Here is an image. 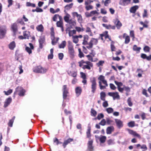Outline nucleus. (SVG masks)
I'll return each mask as SVG.
<instances>
[{"label":"nucleus","instance_id":"nucleus-14","mask_svg":"<svg viewBox=\"0 0 151 151\" xmlns=\"http://www.w3.org/2000/svg\"><path fill=\"white\" fill-rule=\"evenodd\" d=\"M75 91L76 96L77 97H78L81 95L82 91L81 87L80 86L76 87L75 89Z\"/></svg>","mask_w":151,"mask_h":151},{"label":"nucleus","instance_id":"nucleus-42","mask_svg":"<svg viewBox=\"0 0 151 151\" xmlns=\"http://www.w3.org/2000/svg\"><path fill=\"white\" fill-rule=\"evenodd\" d=\"M114 83L117 86V88L123 86V83L121 82H119L117 81H115Z\"/></svg>","mask_w":151,"mask_h":151},{"label":"nucleus","instance_id":"nucleus-20","mask_svg":"<svg viewBox=\"0 0 151 151\" xmlns=\"http://www.w3.org/2000/svg\"><path fill=\"white\" fill-rule=\"evenodd\" d=\"M59 37L55 38V35L51 36V39L52 40V45H55L58 42Z\"/></svg>","mask_w":151,"mask_h":151},{"label":"nucleus","instance_id":"nucleus-60","mask_svg":"<svg viewBox=\"0 0 151 151\" xmlns=\"http://www.w3.org/2000/svg\"><path fill=\"white\" fill-rule=\"evenodd\" d=\"M124 90L126 91L127 92L129 93L130 92V88L129 87L124 86Z\"/></svg>","mask_w":151,"mask_h":151},{"label":"nucleus","instance_id":"nucleus-26","mask_svg":"<svg viewBox=\"0 0 151 151\" xmlns=\"http://www.w3.org/2000/svg\"><path fill=\"white\" fill-rule=\"evenodd\" d=\"M141 49V48L140 47H137L136 45H134L133 46V50L136 51L137 53H139Z\"/></svg>","mask_w":151,"mask_h":151},{"label":"nucleus","instance_id":"nucleus-22","mask_svg":"<svg viewBox=\"0 0 151 151\" xmlns=\"http://www.w3.org/2000/svg\"><path fill=\"white\" fill-rule=\"evenodd\" d=\"M56 25L58 27H60L61 28L62 32L64 31L63 23V22H60V21H57L56 23Z\"/></svg>","mask_w":151,"mask_h":151},{"label":"nucleus","instance_id":"nucleus-19","mask_svg":"<svg viewBox=\"0 0 151 151\" xmlns=\"http://www.w3.org/2000/svg\"><path fill=\"white\" fill-rule=\"evenodd\" d=\"M131 0H121L119 2V4L125 6L130 3Z\"/></svg>","mask_w":151,"mask_h":151},{"label":"nucleus","instance_id":"nucleus-54","mask_svg":"<svg viewBox=\"0 0 151 151\" xmlns=\"http://www.w3.org/2000/svg\"><path fill=\"white\" fill-rule=\"evenodd\" d=\"M115 29V26L114 25L112 26L111 24H109L108 25V27L107 29Z\"/></svg>","mask_w":151,"mask_h":151},{"label":"nucleus","instance_id":"nucleus-30","mask_svg":"<svg viewBox=\"0 0 151 151\" xmlns=\"http://www.w3.org/2000/svg\"><path fill=\"white\" fill-rule=\"evenodd\" d=\"M15 119V117L14 116L12 119H11L9 120V122L8 123V125L9 126L12 127L13 126V122H14V121Z\"/></svg>","mask_w":151,"mask_h":151},{"label":"nucleus","instance_id":"nucleus-48","mask_svg":"<svg viewBox=\"0 0 151 151\" xmlns=\"http://www.w3.org/2000/svg\"><path fill=\"white\" fill-rule=\"evenodd\" d=\"M25 50L29 55L30 54L32 53V50L28 47L27 46L26 47Z\"/></svg>","mask_w":151,"mask_h":151},{"label":"nucleus","instance_id":"nucleus-64","mask_svg":"<svg viewBox=\"0 0 151 151\" xmlns=\"http://www.w3.org/2000/svg\"><path fill=\"white\" fill-rule=\"evenodd\" d=\"M111 2V0H106L104 2V5L105 6H108L109 3Z\"/></svg>","mask_w":151,"mask_h":151},{"label":"nucleus","instance_id":"nucleus-49","mask_svg":"<svg viewBox=\"0 0 151 151\" xmlns=\"http://www.w3.org/2000/svg\"><path fill=\"white\" fill-rule=\"evenodd\" d=\"M70 15L69 14H67L64 17V19L65 21L68 23L69 20V17Z\"/></svg>","mask_w":151,"mask_h":151},{"label":"nucleus","instance_id":"nucleus-25","mask_svg":"<svg viewBox=\"0 0 151 151\" xmlns=\"http://www.w3.org/2000/svg\"><path fill=\"white\" fill-rule=\"evenodd\" d=\"M90 55H93L92 56L90 55H86V57L88 59V60L90 61H91V62H95L96 60H93V57L95 55L92 53L91 52L90 53Z\"/></svg>","mask_w":151,"mask_h":151},{"label":"nucleus","instance_id":"nucleus-32","mask_svg":"<svg viewBox=\"0 0 151 151\" xmlns=\"http://www.w3.org/2000/svg\"><path fill=\"white\" fill-rule=\"evenodd\" d=\"M66 42L65 41H63L59 45L60 48H64L66 46Z\"/></svg>","mask_w":151,"mask_h":151},{"label":"nucleus","instance_id":"nucleus-15","mask_svg":"<svg viewBox=\"0 0 151 151\" xmlns=\"http://www.w3.org/2000/svg\"><path fill=\"white\" fill-rule=\"evenodd\" d=\"M45 41V38L44 37H40L39 40V47L40 49H42L43 47V44Z\"/></svg>","mask_w":151,"mask_h":151},{"label":"nucleus","instance_id":"nucleus-41","mask_svg":"<svg viewBox=\"0 0 151 151\" xmlns=\"http://www.w3.org/2000/svg\"><path fill=\"white\" fill-rule=\"evenodd\" d=\"M124 43L126 44H128L130 41V38L129 37L128 35L126 36L125 38Z\"/></svg>","mask_w":151,"mask_h":151},{"label":"nucleus","instance_id":"nucleus-34","mask_svg":"<svg viewBox=\"0 0 151 151\" xmlns=\"http://www.w3.org/2000/svg\"><path fill=\"white\" fill-rule=\"evenodd\" d=\"M91 127H88V129L87 131L86 132V136L88 138H90L91 136Z\"/></svg>","mask_w":151,"mask_h":151},{"label":"nucleus","instance_id":"nucleus-46","mask_svg":"<svg viewBox=\"0 0 151 151\" xmlns=\"http://www.w3.org/2000/svg\"><path fill=\"white\" fill-rule=\"evenodd\" d=\"M142 94L145 96L146 97H149V95L148 94V93H147V90H146L145 89H143L142 90Z\"/></svg>","mask_w":151,"mask_h":151},{"label":"nucleus","instance_id":"nucleus-59","mask_svg":"<svg viewBox=\"0 0 151 151\" xmlns=\"http://www.w3.org/2000/svg\"><path fill=\"white\" fill-rule=\"evenodd\" d=\"M106 111L109 114L111 113L113 111V109L112 108L109 107L106 109Z\"/></svg>","mask_w":151,"mask_h":151},{"label":"nucleus","instance_id":"nucleus-17","mask_svg":"<svg viewBox=\"0 0 151 151\" xmlns=\"http://www.w3.org/2000/svg\"><path fill=\"white\" fill-rule=\"evenodd\" d=\"M114 130V127L111 126L108 127L106 129V133L107 134H111L112 132Z\"/></svg>","mask_w":151,"mask_h":151},{"label":"nucleus","instance_id":"nucleus-58","mask_svg":"<svg viewBox=\"0 0 151 151\" xmlns=\"http://www.w3.org/2000/svg\"><path fill=\"white\" fill-rule=\"evenodd\" d=\"M12 89H9L8 90L7 92L6 91H4L5 95H10L11 93H12Z\"/></svg>","mask_w":151,"mask_h":151},{"label":"nucleus","instance_id":"nucleus-50","mask_svg":"<svg viewBox=\"0 0 151 151\" xmlns=\"http://www.w3.org/2000/svg\"><path fill=\"white\" fill-rule=\"evenodd\" d=\"M107 143L108 145H111L114 144V140L113 139H110L107 141Z\"/></svg>","mask_w":151,"mask_h":151},{"label":"nucleus","instance_id":"nucleus-43","mask_svg":"<svg viewBox=\"0 0 151 151\" xmlns=\"http://www.w3.org/2000/svg\"><path fill=\"white\" fill-rule=\"evenodd\" d=\"M127 103L128 105L129 106H132L133 105L132 103V102L131 99L130 97H129L127 100Z\"/></svg>","mask_w":151,"mask_h":151},{"label":"nucleus","instance_id":"nucleus-9","mask_svg":"<svg viewBox=\"0 0 151 151\" xmlns=\"http://www.w3.org/2000/svg\"><path fill=\"white\" fill-rule=\"evenodd\" d=\"M18 92V95L20 96H23L24 95L25 90L21 87H17L16 89V91L14 92V93L16 92Z\"/></svg>","mask_w":151,"mask_h":151},{"label":"nucleus","instance_id":"nucleus-61","mask_svg":"<svg viewBox=\"0 0 151 151\" xmlns=\"http://www.w3.org/2000/svg\"><path fill=\"white\" fill-rule=\"evenodd\" d=\"M59 16V15L58 14H55L54 15V16L52 17V20L53 21L56 22L57 21V19L58 17Z\"/></svg>","mask_w":151,"mask_h":151},{"label":"nucleus","instance_id":"nucleus-6","mask_svg":"<svg viewBox=\"0 0 151 151\" xmlns=\"http://www.w3.org/2000/svg\"><path fill=\"white\" fill-rule=\"evenodd\" d=\"M113 22L115 24V27H116L118 29H120L122 25V23L118 18H116L113 20Z\"/></svg>","mask_w":151,"mask_h":151},{"label":"nucleus","instance_id":"nucleus-16","mask_svg":"<svg viewBox=\"0 0 151 151\" xmlns=\"http://www.w3.org/2000/svg\"><path fill=\"white\" fill-rule=\"evenodd\" d=\"M73 139L72 138H69L65 140L63 144V146L64 148H65L66 145L70 142H73Z\"/></svg>","mask_w":151,"mask_h":151},{"label":"nucleus","instance_id":"nucleus-18","mask_svg":"<svg viewBox=\"0 0 151 151\" xmlns=\"http://www.w3.org/2000/svg\"><path fill=\"white\" fill-rule=\"evenodd\" d=\"M89 38V36L87 35H84L83 36V39L82 42V44L83 45L88 46V41Z\"/></svg>","mask_w":151,"mask_h":151},{"label":"nucleus","instance_id":"nucleus-11","mask_svg":"<svg viewBox=\"0 0 151 151\" xmlns=\"http://www.w3.org/2000/svg\"><path fill=\"white\" fill-rule=\"evenodd\" d=\"M93 141L92 140L89 141L87 143V151H93L94 147L93 145Z\"/></svg>","mask_w":151,"mask_h":151},{"label":"nucleus","instance_id":"nucleus-52","mask_svg":"<svg viewBox=\"0 0 151 151\" xmlns=\"http://www.w3.org/2000/svg\"><path fill=\"white\" fill-rule=\"evenodd\" d=\"M7 2L8 4L7 5L8 7H10L12 5L13 2V1L12 0H7Z\"/></svg>","mask_w":151,"mask_h":151},{"label":"nucleus","instance_id":"nucleus-35","mask_svg":"<svg viewBox=\"0 0 151 151\" xmlns=\"http://www.w3.org/2000/svg\"><path fill=\"white\" fill-rule=\"evenodd\" d=\"M104 63V61L101 60H100L98 63H97L96 65L98 67L102 66Z\"/></svg>","mask_w":151,"mask_h":151},{"label":"nucleus","instance_id":"nucleus-7","mask_svg":"<svg viewBox=\"0 0 151 151\" xmlns=\"http://www.w3.org/2000/svg\"><path fill=\"white\" fill-rule=\"evenodd\" d=\"M63 98L64 99H66L68 93V89L67 88L66 85H64L63 87Z\"/></svg>","mask_w":151,"mask_h":151},{"label":"nucleus","instance_id":"nucleus-29","mask_svg":"<svg viewBox=\"0 0 151 151\" xmlns=\"http://www.w3.org/2000/svg\"><path fill=\"white\" fill-rule=\"evenodd\" d=\"M15 43L14 41H12L9 45V48L12 50H13L15 47Z\"/></svg>","mask_w":151,"mask_h":151},{"label":"nucleus","instance_id":"nucleus-27","mask_svg":"<svg viewBox=\"0 0 151 151\" xmlns=\"http://www.w3.org/2000/svg\"><path fill=\"white\" fill-rule=\"evenodd\" d=\"M36 29L38 31L41 32H42L43 31L44 28L43 25L42 24H41L38 25Z\"/></svg>","mask_w":151,"mask_h":151},{"label":"nucleus","instance_id":"nucleus-55","mask_svg":"<svg viewBox=\"0 0 151 151\" xmlns=\"http://www.w3.org/2000/svg\"><path fill=\"white\" fill-rule=\"evenodd\" d=\"M106 123V121L105 119H102L101 122L99 123V124L102 126H104L105 125Z\"/></svg>","mask_w":151,"mask_h":151},{"label":"nucleus","instance_id":"nucleus-45","mask_svg":"<svg viewBox=\"0 0 151 151\" xmlns=\"http://www.w3.org/2000/svg\"><path fill=\"white\" fill-rule=\"evenodd\" d=\"M72 38L73 39V42L76 44L78 43V39L76 36H73Z\"/></svg>","mask_w":151,"mask_h":151},{"label":"nucleus","instance_id":"nucleus-12","mask_svg":"<svg viewBox=\"0 0 151 151\" xmlns=\"http://www.w3.org/2000/svg\"><path fill=\"white\" fill-rule=\"evenodd\" d=\"M108 94L109 96L112 97L114 100L116 99H120V96L117 92H109Z\"/></svg>","mask_w":151,"mask_h":151},{"label":"nucleus","instance_id":"nucleus-39","mask_svg":"<svg viewBox=\"0 0 151 151\" xmlns=\"http://www.w3.org/2000/svg\"><path fill=\"white\" fill-rule=\"evenodd\" d=\"M27 6H31L33 7H35L36 6L35 4L33 3H31L30 2H27L26 3Z\"/></svg>","mask_w":151,"mask_h":151},{"label":"nucleus","instance_id":"nucleus-3","mask_svg":"<svg viewBox=\"0 0 151 151\" xmlns=\"http://www.w3.org/2000/svg\"><path fill=\"white\" fill-rule=\"evenodd\" d=\"M48 69L43 67L40 65L35 67L33 69V71L37 73H45L48 70Z\"/></svg>","mask_w":151,"mask_h":151},{"label":"nucleus","instance_id":"nucleus-21","mask_svg":"<svg viewBox=\"0 0 151 151\" xmlns=\"http://www.w3.org/2000/svg\"><path fill=\"white\" fill-rule=\"evenodd\" d=\"M84 5H85V8L87 11H88L92 9L93 8V6L88 4L87 1H85Z\"/></svg>","mask_w":151,"mask_h":151},{"label":"nucleus","instance_id":"nucleus-62","mask_svg":"<svg viewBox=\"0 0 151 151\" xmlns=\"http://www.w3.org/2000/svg\"><path fill=\"white\" fill-rule=\"evenodd\" d=\"M58 57L59 59L61 60H62L63 58L64 55L63 53H60L58 54Z\"/></svg>","mask_w":151,"mask_h":151},{"label":"nucleus","instance_id":"nucleus-33","mask_svg":"<svg viewBox=\"0 0 151 151\" xmlns=\"http://www.w3.org/2000/svg\"><path fill=\"white\" fill-rule=\"evenodd\" d=\"M106 139V137L105 136H102L99 139L101 143H103L105 142Z\"/></svg>","mask_w":151,"mask_h":151},{"label":"nucleus","instance_id":"nucleus-56","mask_svg":"<svg viewBox=\"0 0 151 151\" xmlns=\"http://www.w3.org/2000/svg\"><path fill=\"white\" fill-rule=\"evenodd\" d=\"M27 32V31H24L23 33V36H24V39H29V35L28 34H27V33H26Z\"/></svg>","mask_w":151,"mask_h":151},{"label":"nucleus","instance_id":"nucleus-5","mask_svg":"<svg viewBox=\"0 0 151 151\" xmlns=\"http://www.w3.org/2000/svg\"><path fill=\"white\" fill-rule=\"evenodd\" d=\"M98 42V39L92 38L89 42H88V46H86L87 48L89 50H90L93 48V45H97Z\"/></svg>","mask_w":151,"mask_h":151},{"label":"nucleus","instance_id":"nucleus-24","mask_svg":"<svg viewBox=\"0 0 151 151\" xmlns=\"http://www.w3.org/2000/svg\"><path fill=\"white\" fill-rule=\"evenodd\" d=\"M138 8L139 6L137 5L134 6L131 8L129 10L130 12L131 13H135Z\"/></svg>","mask_w":151,"mask_h":151},{"label":"nucleus","instance_id":"nucleus-31","mask_svg":"<svg viewBox=\"0 0 151 151\" xmlns=\"http://www.w3.org/2000/svg\"><path fill=\"white\" fill-rule=\"evenodd\" d=\"M100 99L102 101H105V98L106 95L104 92H101L100 93Z\"/></svg>","mask_w":151,"mask_h":151},{"label":"nucleus","instance_id":"nucleus-23","mask_svg":"<svg viewBox=\"0 0 151 151\" xmlns=\"http://www.w3.org/2000/svg\"><path fill=\"white\" fill-rule=\"evenodd\" d=\"M12 101V99L11 97H9L7 99L4 103V107H6L10 104Z\"/></svg>","mask_w":151,"mask_h":151},{"label":"nucleus","instance_id":"nucleus-36","mask_svg":"<svg viewBox=\"0 0 151 151\" xmlns=\"http://www.w3.org/2000/svg\"><path fill=\"white\" fill-rule=\"evenodd\" d=\"M78 51L79 52L78 56L80 58H81L82 57H84V55L83 52H82L81 48H79L78 49Z\"/></svg>","mask_w":151,"mask_h":151},{"label":"nucleus","instance_id":"nucleus-10","mask_svg":"<svg viewBox=\"0 0 151 151\" xmlns=\"http://www.w3.org/2000/svg\"><path fill=\"white\" fill-rule=\"evenodd\" d=\"M116 126L119 129H120L123 127V122L119 119H114Z\"/></svg>","mask_w":151,"mask_h":151},{"label":"nucleus","instance_id":"nucleus-44","mask_svg":"<svg viewBox=\"0 0 151 151\" xmlns=\"http://www.w3.org/2000/svg\"><path fill=\"white\" fill-rule=\"evenodd\" d=\"M53 142H54L56 143L57 145H58L59 144H61L62 143V142L59 141L58 139L56 137L54 139Z\"/></svg>","mask_w":151,"mask_h":151},{"label":"nucleus","instance_id":"nucleus-40","mask_svg":"<svg viewBox=\"0 0 151 151\" xmlns=\"http://www.w3.org/2000/svg\"><path fill=\"white\" fill-rule=\"evenodd\" d=\"M91 115L93 116H96L97 114L96 111L93 109H91Z\"/></svg>","mask_w":151,"mask_h":151},{"label":"nucleus","instance_id":"nucleus-28","mask_svg":"<svg viewBox=\"0 0 151 151\" xmlns=\"http://www.w3.org/2000/svg\"><path fill=\"white\" fill-rule=\"evenodd\" d=\"M73 5V3H71L70 4H67L65 6L64 8L65 9V10H64V12L65 11V10H68L70 9L71 8Z\"/></svg>","mask_w":151,"mask_h":151},{"label":"nucleus","instance_id":"nucleus-13","mask_svg":"<svg viewBox=\"0 0 151 151\" xmlns=\"http://www.w3.org/2000/svg\"><path fill=\"white\" fill-rule=\"evenodd\" d=\"M11 29L12 31L14 34L15 35L18 31V26L16 23H14L12 24Z\"/></svg>","mask_w":151,"mask_h":151},{"label":"nucleus","instance_id":"nucleus-38","mask_svg":"<svg viewBox=\"0 0 151 151\" xmlns=\"http://www.w3.org/2000/svg\"><path fill=\"white\" fill-rule=\"evenodd\" d=\"M135 122L134 121H131L129 122L127 124L128 127H132L135 126Z\"/></svg>","mask_w":151,"mask_h":151},{"label":"nucleus","instance_id":"nucleus-53","mask_svg":"<svg viewBox=\"0 0 151 151\" xmlns=\"http://www.w3.org/2000/svg\"><path fill=\"white\" fill-rule=\"evenodd\" d=\"M75 29H76V31H77L78 32H79L81 31L83 32L84 31V29L83 28H81L80 27H75Z\"/></svg>","mask_w":151,"mask_h":151},{"label":"nucleus","instance_id":"nucleus-57","mask_svg":"<svg viewBox=\"0 0 151 151\" xmlns=\"http://www.w3.org/2000/svg\"><path fill=\"white\" fill-rule=\"evenodd\" d=\"M81 77L83 79L86 78V75L84 73L80 72V73Z\"/></svg>","mask_w":151,"mask_h":151},{"label":"nucleus","instance_id":"nucleus-4","mask_svg":"<svg viewBox=\"0 0 151 151\" xmlns=\"http://www.w3.org/2000/svg\"><path fill=\"white\" fill-rule=\"evenodd\" d=\"M90 82L91 83V92L92 93H94L96 92L97 86L96 78L93 77L91 78L90 79Z\"/></svg>","mask_w":151,"mask_h":151},{"label":"nucleus","instance_id":"nucleus-47","mask_svg":"<svg viewBox=\"0 0 151 151\" xmlns=\"http://www.w3.org/2000/svg\"><path fill=\"white\" fill-rule=\"evenodd\" d=\"M104 117V115L102 113L99 114L96 118H95V119H97L98 120H100L101 118H103Z\"/></svg>","mask_w":151,"mask_h":151},{"label":"nucleus","instance_id":"nucleus-63","mask_svg":"<svg viewBox=\"0 0 151 151\" xmlns=\"http://www.w3.org/2000/svg\"><path fill=\"white\" fill-rule=\"evenodd\" d=\"M130 35L131 37L133 39L135 38L134 34V31L133 30H131L130 31Z\"/></svg>","mask_w":151,"mask_h":151},{"label":"nucleus","instance_id":"nucleus-2","mask_svg":"<svg viewBox=\"0 0 151 151\" xmlns=\"http://www.w3.org/2000/svg\"><path fill=\"white\" fill-rule=\"evenodd\" d=\"M67 47L68 48V54L70 58L71 59H73L75 56V52L72 43L70 41H68Z\"/></svg>","mask_w":151,"mask_h":151},{"label":"nucleus","instance_id":"nucleus-8","mask_svg":"<svg viewBox=\"0 0 151 151\" xmlns=\"http://www.w3.org/2000/svg\"><path fill=\"white\" fill-rule=\"evenodd\" d=\"M6 31V29L5 27H0V39L3 38L4 37Z\"/></svg>","mask_w":151,"mask_h":151},{"label":"nucleus","instance_id":"nucleus-51","mask_svg":"<svg viewBox=\"0 0 151 151\" xmlns=\"http://www.w3.org/2000/svg\"><path fill=\"white\" fill-rule=\"evenodd\" d=\"M68 23H69V24H71L73 25L76 24L75 22L72 19H69Z\"/></svg>","mask_w":151,"mask_h":151},{"label":"nucleus","instance_id":"nucleus-1","mask_svg":"<svg viewBox=\"0 0 151 151\" xmlns=\"http://www.w3.org/2000/svg\"><path fill=\"white\" fill-rule=\"evenodd\" d=\"M79 66L83 69H87L88 70H91L93 67V64L89 61H85L82 60L78 62Z\"/></svg>","mask_w":151,"mask_h":151},{"label":"nucleus","instance_id":"nucleus-37","mask_svg":"<svg viewBox=\"0 0 151 151\" xmlns=\"http://www.w3.org/2000/svg\"><path fill=\"white\" fill-rule=\"evenodd\" d=\"M150 50V48L148 46L146 45L143 48L144 51L145 52H149Z\"/></svg>","mask_w":151,"mask_h":151}]
</instances>
